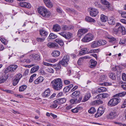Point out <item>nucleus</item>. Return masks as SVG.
I'll use <instances>...</instances> for the list:
<instances>
[{"label":"nucleus","mask_w":126,"mask_h":126,"mask_svg":"<svg viewBox=\"0 0 126 126\" xmlns=\"http://www.w3.org/2000/svg\"><path fill=\"white\" fill-rule=\"evenodd\" d=\"M126 94V92H122L118 93L113 95V97H118L111 99L108 103V105L111 106H114L117 105L120 102L121 100L119 97H123Z\"/></svg>","instance_id":"nucleus-1"},{"label":"nucleus","mask_w":126,"mask_h":126,"mask_svg":"<svg viewBox=\"0 0 126 126\" xmlns=\"http://www.w3.org/2000/svg\"><path fill=\"white\" fill-rule=\"evenodd\" d=\"M69 60V57L68 55H65L63 57L62 60L60 61L59 63L57 64H54L53 67L56 70H60L61 68L60 64L66 67L68 65V62Z\"/></svg>","instance_id":"nucleus-2"},{"label":"nucleus","mask_w":126,"mask_h":126,"mask_svg":"<svg viewBox=\"0 0 126 126\" xmlns=\"http://www.w3.org/2000/svg\"><path fill=\"white\" fill-rule=\"evenodd\" d=\"M53 88L56 91L61 89L63 86L62 80L60 78L54 79L51 82Z\"/></svg>","instance_id":"nucleus-3"},{"label":"nucleus","mask_w":126,"mask_h":126,"mask_svg":"<svg viewBox=\"0 0 126 126\" xmlns=\"http://www.w3.org/2000/svg\"><path fill=\"white\" fill-rule=\"evenodd\" d=\"M37 10L38 13L45 18L49 17L51 15L50 11L44 7H39L38 8Z\"/></svg>","instance_id":"nucleus-4"},{"label":"nucleus","mask_w":126,"mask_h":126,"mask_svg":"<svg viewBox=\"0 0 126 126\" xmlns=\"http://www.w3.org/2000/svg\"><path fill=\"white\" fill-rule=\"evenodd\" d=\"M94 35L92 33H88L86 34L82 39V41L85 42H88L93 40Z\"/></svg>","instance_id":"nucleus-5"},{"label":"nucleus","mask_w":126,"mask_h":126,"mask_svg":"<svg viewBox=\"0 0 126 126\" xmlns=\"http://www.w3.org/2000/svg\"><path fill=\"white\" fill-rule=\"evenodd\" d=\"M59 34L66 39H69L71 37L72 35V34L71 33L65 32H63L59 33Z\"/></svg>","instance_id":"nucleus-6"},{"label":"nucleus","mask_w":126,"mask_h":126,"mask_svg":"<svg viewBox=\"0 0 126 126\" xmlns=\"http://www.w3.org/2000/svg\"><path fill=\"white\" fill-rule=\"evenodd\" d=\"M117 116V113L115 110H113L110 112L107 116V118L109 119H113Z\"/></svg>","instance_id":"nucleus-7"},{"label":"nucleus","mask_w":126,"mask_h":126,"mask_svg":"<svg viewBox=\"0 0 126 126\" xmlns=\"http://www.w3.org/2000/svg\"><path fill=\"white\" fill-rule=\"evenodd\" d=\"M90 11V14L91 16H95L98 13V11L96 9L93 8L89 9Z\"/></svg>","instance_id":"nucleus-8"},{"label":"nucleus","mask_w":126,"mask_h":126,"mask_svg":"<svg viewBox=\"0 0 126 126\" xmlns=\"http://www.w3.org/2000/svg\"><path fill=\"white\" fill-rule=\"evenodd\" d=\"M88 32L87 29L84 28L79 29L78 32V35L79 37H80L82 35Z\"/></svg>","instance_id":"nucleus-9"},{"label":"nucleus","mask_w":126,"mask_h":126,"mask_svg":"<svg viewBox=\"0 0 126 126\" xmlns=\"http://www.w3.org/2000/svg\"><path fill=\"white\" fill-rule=\"evenodd\" d=\"M104 109L102 107H100L98 109L97 113L95 114V117H98L104 113Z\"/></svg>","instance_id":"nucleus-10"},{"label":"nucleus","mask_w":126,"mask_h":126,"mask_svg":"<svg viewBox=\"0 0 126 126\" xmlns=\"http://www.w3.org/2000/svg\"><path fill=\"white\" fill-rule=\"evenodd\" d=\"M50 91L49 88L46 89L42 94V96L44 98L47 97L50 95Z\"/></svg>","instance_id":"nucleus-11"},{"label":"nucleus","mask_w":126,"mask_h":126,"mask_svg":"<svg viewBox=\"0 0 126 126\" xmlns=\"http://www.w3.org/2000/svg\"><path fill=\"white\" fill-rule=\"evenodd\" d=\"M119 26L117 28L118 29L119 33H121L123 35L125 34L126 33V31L125 28L123 26L121 25L119 23Z\"/></svg>","instance_id":"nucleus-12"},{"label":"nucleus","mask_w":126,"mask_h":126,"mask_svg":"<svg viewBox=\"0 0 126 126\" xmlns=\"http://www.w3.org/2000/svg\"><path fill=\"white\" fill-rule=\"evenodd\" d=\"M80 93L79 91H76L73 92L72 94V96L74 98L79 99V98H81V99L82 97L80 96Z\"/></svg>","instance_id":"nucleus-13"},{"label":"nucleus","mask_w":126,"mask_h":126,"mask_svg":"<svg viewBox=\"0 0 126 126\" xmlns=\"http://www.w3.org/2000/svg\"><path fill=\"white\" fill-rule=\"evenodd\" d=\"M66 100L65 98H59L55 100V103H58L59 104H61L65 103Z\"/></svg>","instance_id":"nucleus-14"},{"label":"nucleus","mask_w":126,"mask_h":126,"mask_svg":"<svg viewBox=\"0 0 126 126\" xmlns=\"http://www.w3.org/2000/svg\"><path fill=\"white\" fill-rule=\"evenodd\" d=\"M44 2L47 7L51 8L53 6V5L50 0H44Z\"/></svg>","instance_id":"nucleus-15"},{"label":"nucleus","mask_w":126,"mask_h":126,"mask_svg":"<svg viewBox=\"0 0 126 126\" xmlns=\"http://www.w3.org/2000/svg\"><path fill=\"white\" fill-rule=\"evenodd\" d=\"M20 6L25 8H30L31 7V5L29 3L26 2H21L20 3Z\"/></svg>","instance_id":"nucleus-16"},{"label":"nucleus","mask_w":126,"mask_h":126,"mask_svg":"<svg viewBox=\"0 0 126 126\" xmlns=\"http://www.w3.org/2000/svg\"><path fill=\"white\" fill-rule=\"evenodd\" d=\"M61 29L60 26L58 24L53 25L52 28L53 30L55 32H58Z\"/></svg>","instance_id":"nucleus-17"},{"label":"nucleus","mask_w":126,"mask_h":126,"mask_svg":"<svg viewBox=\"0 0 126 126\" xmlns=\"http://www.w3.org/2000/svg\"><path fill=\"white\" fill-rule=\"evenodd\" d=\"M44 80V78L42 77H39L34 81V83L36 84L42 83Z\"/></svg>","instance_id":"nucleus-18"},{"label":"nucleus","mask_w":126,"mask_h":126,"mask_svg":"<svg viewBox=\"0 0 126 126\" xmlns=\"http://www.w3.org/2000/svg\"><path fill=\"white\" fill-rule=\"evenodd\" d=\"M74 27L73 26H67L66 25H63L62 27V28L64 31H68L70 30L73 29Z\"/></svg>","instance_id":"nucleus-19"},{"label":"nucleus","mask_w":126,"mask_h":126,"mask_svg":"<svg viewBox=\"0 0 126 126\" xmlns=\"http://www.w3.org/2000/svg\"><path fill=\"white\" fill-rule=\"evenodd\" d=\"M17 67V66L16 65H12L8 67V69L10 70V72H12L15 71Z\"/></svg>","instance_id":"nucleus-20"},{"label":"nucleus","mask_w":126,"mask_h":126,"mask_svg":"<svg viewBox=\"0 0 126 126\" xmlns=\"http://www.w3.org/2000/svg\"><path fill=\"white\" fill-rule=\"evenodd\" d=\"M108 21V23L110 24L114 25L115 23L114 18L112 16L109 17Z\"/></svg>","instance_id":"nucleus-21"},{"label":"nucleus","mask_w":126,"mask_h":126,"mask_svg":"<svg viewBox=\"0 0 126 126\" xmlns=\"http://www.w3.org/2000/svg\"><path fill=\"white\" fill-rule=\"evenodd\" d=\"M40 34L44 38H45L48 35V33L46 31L43 30H41L40 31Z\"/></svg>","instance_id":"nucleus-22"},{"label":"nucleus","mask_w":126,"mask_h":126,"mask_svg":"<svg viewBox=\"0 0 126 126\" xmlns=\"http://www.w3.org/2000/svg\"><path fill=\"white\" fill-rule=\"evenodd\" d=\"M109 94H108L106 93H103L102 94H98L97 97V98H105L108 97Z\"/></svg>","instance_id":"nucleus-23"},{"label":"nucleus","mask_w":126,"mask_h":126,"mask_svg":"<svg viewBox=\"0 0 126 126\" xmlns=\"http://www.w3.org/2000/svg\"><path fill=\"white\" fill-rule=\"evenodd\" d=\"M74 98V99H72L70 100L71 103L72 104L79 103L81 100V98H79V99Z\"/></svg>","instance_id":"nucleus-24"},{"label":"nucleus","mask_w":126,"mask_h":126,"mask_svg":"<svg viewBox=\"0 0 126 126\" xmlns=\"http://www.w3.org/2000/svg\"><path fill=\"white\" fill-rule=\"evenodd\" d=\"M8 78L7 76L3 75L0 78V84L3 83Z\"/></svg>","instance_id":"nucleus-25"},{"label":"nucleus","mask_w":126,"mask_h":126,"mask_svg":"<svg viewBox=\"0 0 126 126\" xmlns=\"http://www.w3.org/2000/svg\"><path fill=\"white\" fill-rule=\"evenodd\" d=\"M47 46L49 48H56L58 47V45L56 43L49 42L47 44Z\"/></svg>","instance_id":"nucleus-26"},{"label":"nucleus","mask_w":126,"mask_h":126,"mask_svg":"<svg viewBox=\"0 0 126 126\" xmlns=\"http://www.w3.org/2000/svg\"><path fill=\"white\" fill-rule=\"evenodd\" d=\"M90 67L91 68L94 67L97 63V62L96 61H94L93 59H91L90 60Z\"/></svg>","instance_id":"nucleus-27"},{"label":"nucleus","mask_w":126,"mask_h":126,"mask_svg":"<svg viewBox=\"0 0 126 126\" xmlns=\"http://www.w3.org/2000/svg\"><path fill=\"white\" fill-rule=\"evenodd\" d=\"M85 19L86 21L89 22H94L95 21L94 19L89 16H86Z\"/></svg>","instance_id":"nucleus-28"},{"label":"nucleus","mask_w":126,"mask_h":126,"mask_svg":"<svg viewBox=\"0 0 126 126\" xmlns=\"http://www.w3.org/2000/svg\"><path fill=\"white\" fill-rule=\"evenodd\" d=\"M101 2L103 4L106 5L107 8H109L110 5V3L106 0H101Z\"/></svg>","instance_id":"nucleus-29"},{"label":"nucleus","mask_w":126,"mask_h":126,"mask_svg":"<svg viewBox=\"0 0 126 126\" xmlns=\"http://www.w3.org/2000/svg\"><path fill=\"white\" fill-rule=\"evenodd\" d=\"M39 69V66L38 65L32 68L30 73H33L38 70Z\"/></svg>","instance_id":"nucleus-30"},{"label":"nucleus","mask_w":126,"mask_h":126,"mask_svg":"<svg viewBox=\"0 0 126 126\" xmlns=\"http://www.w3.org/2000/svg\"><path fill=\"white\" fill-rule=\"evenodd\" d=\"M107 89L105 87H102L99 88L97 89V91L98 93L104 92L107 91Z\"/></svg>","instance_id":"nucleus-31"},{"label":"nucleus","mask_w":126,"mask_h":126,"mask_svg":"<svg viewBox=\"0 0 126 126\" xmlns=\"http://www.w3.org/2000/svg\"><path fill=\"white\" fill-rule=\"evenodd\" d=\"M60 52L58 51H53L51 53L52 55L55 57H56L59 55Z\"/></svg>","instance_id":"nucleus-32"},{"label":"nucleus","mask_w":126,"mask_h":126,"mask_svg":"<svg viewBox=\"0 0 126 126\" xmlns=\"http://www.w3.org/2000/svg\"><path fill=\"white\" fill-rule=\"evenodd\" d=\"M55 41L56 42L59 44L61 46H63L64 44L63 41L60 39H55Z\"/></svg>","instance_id":"nucleus-33"},{"label":"nucleus","mask_w":126,"mask_h":126,"mask_svg":"<svg viewBox=\"0 0 126 126\" xmlns=\"http://www.w3.org/2000/svg\"><path fill=\"white\" fill-rule=\"evenodd\" d=\"M57 37L56 35H55L53 33H51L49 34V36L47 38L48 40H50L54 39Z\"/></svg>","instance_id":"nucleus-34"},{"label":"nucleus","mask_w":126,"mask_h":126,"mask_svg":"<svg viewBox=\"0 0 126 126\" xmlns=\"http://www.w3.org/2000/svg\"><path fill=\"white\" fill-rule=\"evenodd\" d=\"M90 97V94L88 93L86 94L84 97L83 100H82L83 102H85L88 100Z\"/></svg>","instance_id":"nucleus-35"},{"label":"nucleus","mask_w":126,"mask_h":126,"mask_svg":"<svg viewBox=\"0 0 126 126\" xmlns=\"http://www.w3.org/2000/svg\"><path fill=\"white\" fill-rule=\"evenodd\" d=\"M109 76L111 79L114 80L116 79V75L114 73L111 72L109 74Z\"/></svg>","instance_id":"nucleus-36"},{"label":"nucleus","mask_w":126,"mask_h":126,"mask_svg":"<svg viewBox=\"0 0 126 126\" xmlns=\"http://www.w3.org/2000/svg\"><path fill=\"white\" fill-rule=\"evenodd\" d=\"M100 19L101 21L103 22H105L107 19V17L103 14H102L101 15Z\"/></svg>","instance_id":"nucleus-37"},{"label":"nucleus","mask_w":126,"mask_h":126,"mask_svg":"<svg viewBox=\"0 0 126 126\" xmlns=\"http://www.w3.org/2000/svg\"><path fill=\"white\" fill-rule=\"evenodd\" d=\"M119 23L117 24L113 30V32L115 34H116L118 33H119V32L118 29L117 28L118 25H119Z\"/></svg>","instance_id":"nucleus-38"},{"label":"nucleus","mask_w":126,"mask_h":126,"mask_svg":"<svg viewBox=\"0 0 126 126\" xmlns=\"http://www.w3.org/2000/svg\"><path fill=\"white\" fill-rule=\"evenodd\" d=\"M99 45L97 41H94L92 43L91 46L93 48H95V47L99 46Z\"/></svg>","instance_id":"nucleus-39"},{"label":"nucleus","mask_w":126,"mask_h":126,"mask_svg":"<svg viewBox=\"0 0 126 126\" xmlns=\"http://www.w3.org/2000/svg\"><path fill=\"white\" fill-rule=\"evenodd\" d=\"M27 86L26 85H23L19 87V91L22 92L24 91L26 88Z\"/></svg>","instance_id":"nucleus-40"},{"label":"nucleus","mask_w":126,"mask_h":126,"mask_svg":"<svg viewBox=\"0 0 126 126\" xmlns=\"http://www.w3.org/2000/svg\"><path fill=\"white\" fill-rule=\"evenodd\" d=\"M107 37L108 38L110 39L109 40V41L110 42H111L113 41H115L116 40L115 38L110 35H107Z\"/></svg>","instance_id":"nucleus-41"},{"label":"nucleus","mask_w":126,"mask_h":126,"mask_svg":"<svg viewBox=\"0 0 126 126\" xmlns=\"http://www.w3.org/2000/svg\"><path fill=\"white\" fill-rule=\"evenodd\" d=\"M97 41L99 46L101 45H104L106 43V41L105 40H100Z\"/></svg>","instance_id":"nucleus-42"},{"label":"nucleus","mask_w":126,"mask_h":126,"mask_svg":"<svg viewBox=\"0 0 126 126\" xmlns=\"http://www.w3.org/2000/svg\"><path fill=\"white\" fill-rule=\"evenodd\" d=\"M58 60V59H49L46 60L47 62L51 63H54L56 62Z\"/></svg>","instance_id":"nucleus-43"},{"label":"nucleus","mask_w":126,"mask_h":126,"mask_svg":"<svg viewBox=\"0 0 126 126\" xmlns=\"http://www.w3.org/2000/svg\"><path fill=\"white\" fill-rule=\"evenodd\" d=\"M96 111V110L94 107L91 108L90 109L88 110V112L91 114L94 113Z\"/></svg>","instance_id":"nucleus-44"},{"label":"nucleus","mask_w":126,"mask_h":126,"mask_svg":"<svg viewBox=\"0 0 126 126\" xmlns=\"http://www.w3.org/2000/svg\"><path fill=\"white\" fill-rule=\"evenodd\" d=\"M106 75L104 74L102 75L100 77L99 80L101 81H103L106 79Z\"/></svg>","instance_id":"nucleus-45"},{"label":"nucleus","mask_w":126,"mask_h":126,"mask_svg":"<svg viewBox=\"0 0 126 126\" xmlns=\"http://www.w3.org/2000/svg\"><path fill=\"white\" fill-rule=\"evenodd\" d=\"M54 102L55 101H54L53 104L50 106V107L51 108H55L57 107L58 104L57 103H55Z\"/></svg>","instance_id":"nucleus-46"},{"label":"nucleus","mask_w":126,"mask_h":126,"mask_svg":"<svg viewBox=\"0 0 126 126\" xmlns=\"http://www.w3.org/2000/svg\"><path fill=\"white\" fill-rule=\"evenodd\" d=\"M80 108L79 107H76L75 109L71 110V111L74 113H77L78 111Z\"/></svg>","instance_id":"nucleus-47"},{"label":"nucleus","mask_w":126,"mask_h":126,"mask_svg":"<svg viewBox=\"0 0 126 126\" xmlns=\"http://www.w3.org/2000/svg\"><path fill=\"white\" fill-rule=\"evenodd\" d=\"M81 50L84 52L85 54H86L88 53L89 49L88 48H83L81 49Z\"/></svg>","instance_id":"nucleus-48"},{"label":"nucleus","mask_w":126,"mask_h":126,"mask_svg":"<svg viewBox=\"0 0 126 126\" xmlns=\"http://www.w3.org/2000/svg\"><path fill=\"white\" fill-rule=\"evenodd\" d=\"M45 40V38L43 37V38L37 37L36 39V40L38 42H43Z\"/></svg>","instance_id":"nucleus-49"},{"label":"nucleus","mask_w":126,"mask_h":126,"mask_svg":"<svg viewBox=\"0 0 126 126\" xmlns=\"http://www.w3.org/2000/svg\"><path fill=\"white\" fill-rule=\"evenodd\" d=\"M0 40L4 44L6 45L7 44V42L5 39L0 37Z\"/></svg>","instance_id":"nucleus-50"},{"label":"nucleus","mask_w":126,"mask_h":126,"mask_svg":"<svg viewBox=\"0 0 126 126\" xmlns=\"http://www.w3.org/2000/svg\"><path fill=\"white\" fill-rule=\"evenodd\" d=\"M22 75L20 73H18L16 75L15 79L19 80L21 78Z\"/></svg>","instance_id":"nucleus-51"},{"label":"nucleus","mask_w":126,"mask_h":126,"mask_svg":"<svg viewBox=\"0 0 126 126\" xmlns=\"http://www.w3.org/2000/svg\"><path fill=\"white\" fill-rule=\"evenodd\" d=\"M93 102L94 103H97L98 104H101L103 103V101L99 99L94 101Z\"/></svg>","instance_id":"nucleus-52"},{"label":"nucleus","mask_w":126,"mask_h":126,"mask_svg":"<svg viewBox=\"0 0 126 126\" xmlns=\"http://www.w3.org/2000/svg\"><path fill=\"white\" fill-rule=\"evenodd\" d=\"M19 81V80H18L17 79L15 78V79L13 81V85L14 86L16 85L18 82Z\"/></svg>","instance_id":"nucleus-53"},{"label":"nucleus","mask_w":126,"mask_h":126,"mask_svg":"<svg viewBox=\"0 0 126 126\" xmlns=\"http://www.w3.org/2000/svg\"><path fill=\"white\" fill-rule=\"evenodd\" d=\"M126 107V99L124 100L123 103L121 106V108H124Z\"/></svg>","instance_id":"nucleus-54"},{"label":"nucleus","mask_w":126,"mask_h":126,"mask_svg":"<svg viewBox=\"0 0 126 126\" xmlns=\"http://www.w3.org/2000/svg\"><path fill=\"white\" fill-rule=\"evenodd\" d=\"M33 58L35 60H39L40 59L39 56L37 55H35L32 56Z\"/></svg>","instance_id":"nucleus-55"},{"label":"nucleus","mask_w":126,"mask_h":126,"mask_svg":"<svg viewBox=\"0 0 126 126\" xmlns=\"http://www.w3.org/2000/svg\"><path fill=\"white\" fill-rule=\"evenodd\" d=\"M70 80H64V83L65 85H67L70 83Z\"/></svg>","instance_id":"nucleus-56"},{"label":"nucleus","mask_w":126,"mask_h":126,"mask_svg":"<svg viewBox=\"0 0 126 126\" xmlns=\"http://www.w3.org/2000/svg\"><path fill=\"white\" fill-rule=\"evenodd\" d=\"M122 77L123 80L126 81V74L125 73H123L122 74Z\"/></svg>","instance_id":"nucleus-57"},{"label":"nucleus","mask_w":126,"mask_h":126,"mask_svg":"<svg viewBox=\"0 0 126 126\" xmlns=\"http://www.w3.org/2000/svg\"><path fill=\"white\" fill-rule=\"evenodd\" d=\"M121 16L123 18H126V12H123L121 13Z\"/></svg>","instance_id":"nucleus-58"},{"label":"nucleus","mask_w":126,"mask_h":126,"mask_svg":"<svg viewBox=\"0 0 126 126\" xmlns=\"http://www.w3.org/2000/svg\"><path fill=\"white\" fill-rule=\"evenodd\" d=\"M21 62H26L27 63H29L31 61L29 59H24L23 60L21 61Z\"/></svg>","instance_id":"nucleus-59"},{"label":"nucleus","mask_w":126,"mask_h":126,"mask_svg":"<svg viewBox=\"0 0 126 126\" xmlns=\"http://www.w3.org/2000/svg\"><path fill=\"white\" fill-rule=\"evenodd\" d=\"M70 90L69 88L67 86L64 88L63 91L65 92H67L69 91Z\"/></svg>","instance_id":"nucleus-60"},{"label":"nucleus","mask_w":126,"mask_h":126,"mask_svg":"<svg viewBox=\"0 0 126 126\" xmlns=\"http://www.w3.org/2000/svg\"><path fill=\"white\" fill-rule=\"evenodd\" d=\"M47 70L48 72L50 73H54V70L53 69L51 68H48L47 69Z\"/></svg>","instance_id":"nucleus-61"},{"label":"nucleus","mask_w":126,"mask_h":126,"mask_svg":"<svg viewBox=\"0 0 126 126\" xmlns=\"http://www.w3.org/2000/svg\"><path fill=\"white\" fill-rule=\"evenodd\" d=\"M43 64L47 66H52L53 65L52 64L47 63L45 62H43Z\"/></svg>","instance_id":"nucleus-62"},{"label":"nucleus","mask_w":126,"mask_h":126,"mask_svg":"<svg viewBox=\"0 0 126 126\" xmlns=\"http://www.w3.org/2000/svg\"><path fill=\"white\" fill-rule=\"evenodd\" d=\"M98 51L97 49H91L90 51H88V53H92L93 52H96Z\"/></svg>","instance_id":"nucleus-63"},{"label":"nucleus","mask_w":126,"mask_h":126,"mask_svg":"<svg viewBox=\"0 0 126 126\" xmlns=\"http://www.w3.org/2000/svg\"><path fill=\"white\" fill-rule=\"evenodd\" d=\"M105 85L106 86H110L112 85V83L110 82H105Z\"/></svg>","instance_id":"nucleus-64"}]
</instances>
